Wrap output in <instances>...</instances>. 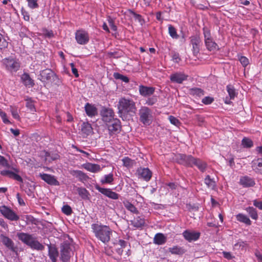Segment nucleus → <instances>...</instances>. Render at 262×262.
Listing matches in <instances>:
<instances>
[{
	"label": "nucleus",
	"instance_id": "nucleus-7",
	"mask_svg": "<svg viewBox=\"0 0 262 262\" xmlns=\"http://www.w3.org/2000/svg\"><path fill=\"white\" fill-rule=\"evenodd\" d=\"M60 259L62 262H68L71 257L70 244L68 241H64L60 245Z\"/></svg>",
	"mask_w": 262,
	"mask_h": 262
},
{
	"label": "nucleus",
	"instance_id": "nucleus-60",
	"mask_svg": "<svg viewBox=\"0 0 262 262\" xmlns=\"http://www.w3.org/2000/svg\"><path fill=\"white\" fill-rule=\"evenodd\" d=\"M108 23L112 30H113L114 31H117V27L115 25L114 20L112 18L109 17V18L108 19Z\"/></svg>",
	"mask_w": 262,
	"mask_h": 262
},
{
	"label": "nucleus",
	"instance_id": "nucleus-45",
	"mask_svg": "<svg viewBox=\"0 0 262 262\" xmlns=\"http://www.w3.org/2000/svg\"><path fill=\"white\" fill-rule=\"evenodd\" d=\"M242 145L245 148H251L253 146V142L250 139L244 137L242 140Z\"/></svg>",
	"mask_w": 262,
	"mask_h": 262
},
{
	"label": "nucleus",
	"instance_id": "nucleus-55",
	"mask_svg": "<svg viewBox=\"0 0 262 262\" xmlns=\"http://www.w3.org/2000/svg\"><path fill=\"white\" fill-rule=\"evenodd\" d=\"M239 60L241 64H242V66L244 67L247 66L249 63V59L245 56H241L239 58Z\"/></svg>",
	"mask_w": 262,
	"mask_h": 262
},
{
	"label": "nucleus",
	"instance_id": "nucleus-44",
	"mask_svg": "<svg viewBox=\"0 0 262 262\" xmlns=\"http://www.w3.org/2000/svg\"><path fill=\"white\" fill-rule=\"evenodd\" d=\"M226 89L230 98L233 99L237 94L234 86L232 85H228L226 87Z\"/></svg>",
	"mask_w": 262,
	"mask_h": 262
},
{
	"label": "nucleus",
	"instance_id": "nucleus-24",
	"mask_svg": "<svg viewBox=\"0 0 262 262\" xmlns=\"http://www.w3.org/2000/svg\"><path fill=\"white\" fill-rule=\"evenodd\" d=\"M84 108L85 113L89 117H92L97 115V108L92 104L86 103L85 105Z\"/></svg>",
	"mask_w": 262,
	"mask_h": 262
},
{
	"label": "nucleus",
	"instance_id": "nucleus-29",
	"mask_svg": "<svg viewBox=\"0 0 262 262\" xmlns=\"http://www.w3.org/2000/svg\"><path fill=\"white\" fill-rule=\"evenodd\" d=\"M131 223L134 227L137 228H142L145 224V219L144 217L139 216L131 221Z\"/></svg>",
	"mask_w": 262,
	"mask_h": 262
},
{
	"label": "nucleus",
	"instance_id": "nucleus-51",
	"mask_svg": "<svg viewBox=\"0 0 262 262\" xmlns=\"http://www.w3.org/2000/svg\"><path fill=\"white\" fill-rule=\"evenodd\" d=\"M168 120L172 124L177 126H179L181 124V122L179 119L173 116H169L168 117Z\"/></svg>",
	"mask_w": 262,
	"mask_h": 262
},
{
	"label": "nucleus",
	"instance_id": "nucleus-6",
	"mask_svg": "<svg viewBox=\"0 0 262 262\" xmlns=\"http://www.w3.org/2000/svg\"><path fill=\"white\" fill-rule=\"evenodd\" d=\"M190 45L191 46V51L193 56L197 57L200 53L201 47L202 45V40L199 34H195L189 37Z\"/></svg>",
	"mask_w": 262,
	"mask_h": 262
},
{
	"label": "nucleus",
	"instance_id": "nucleus-25",
	"mask_svg": "<svg viewBox=\"0 0 262 262\" xmlns=\"http://www.w3.org/2000/svg\"><path fill=\"white\" fill-rule=\"evenodd\" d=\"M252 167L256 173L262 174V158H257L253 160Z\"/></svg>",
	"mask_w": 262,
	"mask_h": 262
},
{
	"label": "nucleus",
	"instance_id": "nucleus-46",
	"mask_svg": "<svg viewBox=\"0 0 262 262\" xmlns=\"http://www.w3.org/2000/svg\"><path fill=\"white\" fill-rule=\"evenodd\" d=\"M26 107L30 110L31 112H34L36 111V109L35 107V105L34 104L33 101L31 100V98L26 99Z\"/></svg>",
	"mask_w": 262,
	"mask_h": 262
},
{
	"label": "nucleus",
	"instance_id": "nucleus-10",
	"mask_svg": "<svg viewBox=\"0 0 262 262\" xmlns=\"http://www.w3.org/2000/svg\"><path fill=\"white\" fill-rule=\"evenodd\" d=\"M194 159L195 158L191 155L181 154L177 155L176 158V160L179 164L190 167H193Z\"/></svg>",
	"mask_w": 262,
	"mask_h": 262
},
{
	"label": "nucleus",
	"instance_id": "nucleus-48",
	"mask_svg": "<svg viewBox=\"0 0 262 262\" xmlns=\"http://www.w3.org/2000/svg\"><path fill=\"white\" fill-rule=\"evenodd\" d=\"M247 245V244L246 242L240 241L234 244V249L244 250L246 247Z\"/></svg>",
	"mask_w": 262,
	"mask_h": 262
},
{
	"label": "nucleus",
	"instance_id": "nucleus-56",
	"mask_svg": "<svg viewBox=\"0 0 262 262\" xmlns=\"http://www.w3.org/2000/svg\"><path fill=\"white\" fill-rule=\"evenodd\" d=\"M21 13L23 16L24 19L25 21H29L30 20V15L29 13L26 11L23 8L21 9Z\"/></svg>",
	"mask_w": 262,
	"mask_h": 262
},
{
	"label": "nucleus",
	"instance_id": "nucleus-20",
	"mask_svg": "<svg viewBox=\"0 0 262 262\" xmlns=\"http://www.w3.org/2000/svg\"><path fill=\"white\" fill-rule=\"evenodd\" d=\"M48 255L52 262H57V258L59 255L57 248L55 245L51 244L48 245Z\"/></svg>",
	"mask_w": 262,
	"mask_h": 262
},
{
	"label": "nucleus",
	"instance_id": "nucleus-49",
	"mask_svg": "<svg viewBox=\"0 0 262 262\" xmlns=\"http://www.w3.org/2000/svg\"><path fill=\"white\" fill-rule=\"evenodd\" d=\"M61 210L62 212L67 215H70L73 212L71 207L68 205H63Z\"/></svg>",
	"mask_w": 262,
	"mask_h": 262
},
{
	"label": "nucleus",
	"instance_id": "nucleus-37",
	"mask_svg": "<svg viewBox=\"0 0 262 262\" xmlns=\"http://www.w3.org/2000/svg\"><path fill=\"white\" fill-rule=\"evenodd\" d=\"M79 195L83 200H86L89 199L90 193L88 190L83 187H78L77 189Z\"/></svg>",
	"mask_w": 262,
	"mask_h": 262
},
{
	"label": "nucleus",
	"instance_id": "nucleus-47",
	"mask_svg": "<svg viewBox=\"0 0 262 262\" xmlns=\"http://www.w3.org/2000/svg\"><path fill=\"white\" fill-rule=\"evenodd\" d=\"M114 77L116 79H120L126 83H128L129 82V78L127 76L123 75L119 73H114Z\"/></svg>",
	"mask_w": 262,
	"mask_h": 262
},
{
	"label": "nucleus",
	"instance_id": "nucleus-54",
	"mask_svg": "<svg viewBox=\"0 0 262 262\" xmlns=\"http://www.w3.org/2000/svg\"><path fill=\"white\" fill-rule=\"evenodd\" d=\"M10 109L11 113L13 117L17 120H20V117L17 112V109L12 107H11Z\"/></svg>",
	"mask_w": 262,
	"mask_h": 262
},
{
	"label": "nucleus",
	"instance_id": "nucleus-39",
	"mask_svg": "<svg viewBox=\"0 0 262 262\" xmlns=\"http://www.w3.org/2000/svg\"><path fill=\"white\" fill-rule=\"evenodd\" d=\"M250 216L253 220H257L258 216L257 210L253 207H248L245 209Z\"/></svg>",
	"mask_w": 262,
	"mask_h": 262
},
{
	"label": "nucleus",
	"instance_id": "nucleus-61",
	"mask_svg": "<svg viewBox=\"0 0 262 262\" xmlns=\"http://www.w3.org/2000/svg\"><path fill=\"white\" fill-rule=\"evenodd\" d=\"M72 73L74 75L75 77L77 78L79 77V74L77 69L75 68V64L74 63H71L70 64Z\"/></svg>",
	"mask_w": 262,
	"mask_h": 262
},
{
	"label": "nucleus",
	"instance_id": "nucleus-9",
	"mask_svg": "<svg viewBox=\"0 0 262 262\" xmlns=\"http://www.w3.org/2000/svg\"><path fill=\"white\" fill-rule=\"evenodd\" d=\"M0 212L5 218L11 221H17L19 219V216L6 206L0 207Z\"/></svg>",
	"mask_w": 262,
	"mask_h": 262
},
{
	"label": "nucleus",
	"instance_id": "nucleus-43",
	"mask_svg": "<svg viewBox=\"0 0 262 262\" xmlns=\"http://www.w3.org/2000/svg\"><path fill=\"white\" fill-rule=\"evenodd\" d=\"M114 181L113 174L111 173L108 174H106L104 178L100 180V182L102 184H111Z\"/></svg>",
	"mask_w": 262,
	"mask_h": 262
},
{
	"label": "nucleus",
	"instance_id": "nucleus-3",
	"mask_svg": "<svg viewBox=\"0 0 262 262\" xmlns=\"http://www.w3.org/2000/svg\"><path fill=\"white\" fill-rule=\"evenodd\" d=\"M17 236L20 241L33 250L42 251L45 249L44 246L33 237L32 234L20 232L17 234Z\"/></svg>",
	"mask_w": 262,
	"mask_h": 262
},
{
	"label": "nucleus",
	"instance_id": "nucleus-5",
	"mask_svg": "<svg viewBox=\"0 0 262 262\" xmlns=\"http://www.w3.org/2000/svg\"><path fill=\"white\" fill-rule=\"evenodd\" d=\"M2 64L6 70L11 73L17 71L20 68L18 59L12 57L3 59Z\"/></svg>",
	"mask_w": 262,
	"mask_h": 262
},
{
	"label": "nucleus",
	"instance_id": "nucleus-62",
	"mask_svg": "<svg viewBox=\"0 0 262 262\" xmlns=\"http://www.w3.org/2000/svg\"><path fill=\"white\" fill-rule=\"evenodd\" d=\"M172 59L173 62L176 63H179L181 61V58L179 54L178 53H174L172 56Z\"/></svg>",
	"mask_w": 262,
	"mask_h": 262
},
{
	"label": "nucleus",
	"instance_id": "nucleus-35",
	"mask_svg": "<svg viewBox=\"0 0 262 262\" xmlns=\"http://www.w3.org/2000/svg\"><path fill=\"white\" fill-rule=\"evenodd\" d=\"M123 204L125 208L130 212L136 214H139V211L138 209L128 201H124L123 202Z\"/></svg>",
	"mask_w": 262,
	"mask_h": 262
},
{
	"label": "nucleus",
	"instance_id": "nucleus-2",
	"mask_svg": "<svg viewBox=\"0 0 262 262\" xmlns=\"http://www.w3.org/2000/svg\"><path fill=\"white\" fill-rule=\"evenodd\" d=\"M91 228L95 236L103 243L106 244L110 241L112 232L109 226L93 224Z\"/></svg>",
	"mask_w": 262,
	"mask_h": 262
},
{
	"label": "nucleus",
	"instance_id": "nucleus-27",
	"mask_svg": "<svg viewBox=\"0 0 262 262\" xmlns=\"http://www.w3.org/2000/svg\"><path fill=\"white\" fill-rule=\"evenodd\" d=\"M1 174L4 176H7L9 178L16 180L19 182L23 183V180L22 178L18 174L10 170H3L1 172Z\"/></svg>",
	"mask_w": 262,
	"mask_h": 262
},
{
	"label": "nucleus",
	"instance_id": "nucleus-57",
	"mask_svg": "<svg viewBox=\"0 0 262 262\" xmlns=\"http://www.w3.org/2000/svg\"><path fill=\"white\" fill-rule=\"evenodd\" d=\"M123 165L125 167H129L132 165V160L128 157H125L122 159Z\"/></svg>",
	"mask_w": 262,
	"mask_h": 262
},
{
	"label": "nucleus",
	"instance_id": "nucleus-34",
	"mask_svg": "<svg viewBox=\"0 0 262 262\" xmlns=\"http://www.w3.org/2000/svg\"><path fill=\"white\" fill-rule=\"evenodd\" d=\"M236 219L237 221L244 223L247 225H251V221L250 219L243 213H238L236 215Z\"/></svg>",
	"mask_w": 262,
	"mask_h": 262
},
{
	"label": "nucleus",
	"instance_id": "nucleus-21",
	"mask_svg": "<svg viewBox=\"0 0 262 262\" xmlns=\"http://www.w3.org/2000/svg\"><path fill=\"white\" fill-rule=\"evenodd\" d=\"M81 167L88 171L93 173L99 172L101 170V168L99 165L91 163L83 164Z\"/></svg>",
	"mask_w": 262,
	"mask_h": 262
},
{
	"label": "nucleus",
	"instance_id": "nucleus-32",
	"mask_svg": "<svg viewBox=\"0 0 262 262\" xmlns=\"http://www.w3.org/2000/svg\"><path fill=\"white\" fill-rule=\"evenodd\" d=\"M166 242V238L163 233H157L154 238V243L158 245L165 244Z\"/></svg>",
	"mask_w": 262,
	"mask_h": 262
},
{
	"label": "nucleus",
	"instance_id": "nucleus-22",
	"mask_svg": "<svg viewBox=\"0 0 262 262\" xmlns=\"http://www.w3.org/2000/svg\"><path fill=\"white\" fill-rule=\"evenodd\" d=\"M239 184L244 187H250L253 186L255 183L253 178L248 176H244L241 178Z\"/></svg>",
	"mask_w": 262,
	"mask_h": 262
},
{
	"label": "nucleus",
	"instance_id": "nucleus-8",
	"mask_svg": "<svg viewBox=\"0 0 262 262\" xmlns=\"http://www.w3.org/2000/svg\"><path fill=\"white\" fill-rule=\"evenodd\" d=\"M75 39L79 45H85L90 41V35L84 29H79L75 32Z\"/></svg>",
	"mask_w": 262,
	"mask_h": 262
},
{
	"label": "nucleus",
	"instance_id": "nucleus-14",
	"mask_svg": "<svg viewBox=\"0 0 262 262\" xmlns=\"http://www.w3.org/2000/svg\"><path fill=\"white\" fill-rule=\"evenodd\" d=\"M40 178L50 185L58 186L59 182L57 180L55 176L47 173H39Z\"/></svg>",
	"mask_w": 262,
	"mask_h": 262
},
{
	"label": "nucleus",
	"instance_id": "nucleus-30",
	"mask_svg": "<svg viewBox=\"0 0 262 262\" xmlns=\"http://www.w3.org/2000/svg\"><path fill=\"white\" fill-rule=\"evenodd\" d=\"M207 165V163L205 162L199 158H195L193 163V166H196L201 171L203 172L205 171Z\"/></svg>",
	"mask_w": 262,
	"mask_h": 262
},
{
	"label": "nucleus",
	"instance_id": "nucleus-63",
	"mask_svg": "<svg viewBox=\"0 0 262 262\" xmlns=\"http://www.w3.org/2000/svg\"><path fill=\"white\" fill-rule=\"evenodd\" d=\"M110 58H118L121 56L118 52H109L107 53Z\"/></svg>",
	"mask_w": 262,
	"mask_h": 262
},
{
	"label": "nucleus",
	"instance_id": "nucleus-36",
	"mask_svg": "<svg viewBox=\"0 0 262 262\" xmlns=\"http://www.w3.org/2000/svg\"><path fill=\"white\" fill-rule=\"evenodd\" d=\"M168 251L172 254L182 255L185 253L186 250L182 247L174 246L168 248Z\"/></svg>",
	"mask_w": 262,
	"mask_h": 262
},
{
	"label": "nucleus",
	"instance_id": "nucleus-50",
	"mask_svg": "<svg viewBox=\"0 0 262 262\" xmlns=\"http://www.w3.org/2000/svg\"><path fill=\"white\" fill-rule=\"evenodd\" d=\"M28 2V6L31 9L37 8L39 5L37 3V0H27Z\"/></svg>",
	"mask_w": 262,
	"mask_h": 262
},
{
	"label": "nucleus",
	"instance_id": "nucleus-31",
	"mask_svg": "<svg viewBox=\"0 0 262 262\" xmlns=\"http://www.w3.org/2000/svg\"><path fill=\"white\" fill-rule=\"evenodd\" d=\"M205 45L207 49L209 51H216L220 50L219 46L213 39L205 42Z\"/></svg>",
	"mask_w": 262,
	"mask_h": 262
},
{
	"label": "nucleus",
	"instance_id": "nucleus-58",
	"mask_svg": "<svg viewBox=\"0 0 262 262\" xmlns=\"http://www.w3.org/2000/svg\"><path fill=\"white\" fill-rule=\"evenodd\" d=\"M157 99L156 97L153 96L152 97L148 98L146 101V104L148 105H152L156 103Z\"/></svg>",
	"mask_w": 262,
	"mask_h": 262
},
{
	"label": "nucleus",
	"instance_id": "nucleus-13",
	"mask_svg": "<svg viewBox=\"0 0 262 262\" xmlns=\"http://www.w3.org/2000/svg\"><path fill=\"white\" fill-rule=\"evenodd\" d=\"M110 135L116 134L121 130V126L120 121L115 118L112 122L106 125Z\"/></svg>",
	"mask_w": 262,
	"mask_h": 262
},
{
	"label": "nucleus",
	"instance_id": "nucleus-52",
	"mask_svg": "<svg viewBox=\"0 0 262 262\" xmlns=\"http://www.w3.org/2000/svg\"><path fill=\"white\" fill-rule=\"evenodd\" d=\"M0 116L5 124H11L10 121L7 118L6 113L2 111H0Z\"/></svg>",
	"mask_w": 262,
	"mask_h": 262
},
{
	"label": "nucleus",
	"instance_id": "nucleus-1",
	"mask_svg": "<svg viewBox=\"0 0 262 262\" xmlns=\"http://www.w3.org/2000/svg\"><path fill=\"white\" fill-rule=\"evenodd\" d=\"M118 113L122 118L126 116H133L137 110L134 101L129 98H121L118 104Z\"/></svg>",
	"mask_w": 262,
	"mask_h": 262
},
{
	"label": "nucleus",
	"instance_id": "nucleus-26",
	"mask_svg": "<svg viewBox=\"0 0 262 262\" xmlns=\"http://www.w3.org/2000/svg\"><path fill=\"white\" fill-rule=\"evenodd\" d=\"M1 238L3 244L6 247L10 249L11 251L13 252L15 251V248L14 247V244L11 238L4 235H1Z\"/></svg>",
	"mask_w": 262,
	"mask_h": 262
},
{
	"label": "nucleus",
	"instance_id": "nucleus-53",
	"mask_svg": "<svg viewBox=\"0 0 262 262\" xmlns=\"http://www.w3.org/2000/svg\"><path fill=\"white\" fill-rule=\"evenodd\" d=\"M214 101V98L210 96L204 97L202 100V102L205 105H209L212 103Z\"/></svg>",
	"mask_w": 262,
	"mask_h": 262
},
{
	"label": "nucleus",
	"instance_id": "nucleus-40",
	"mask_svg": "<svg viewBox=\"0 0 262 262\" xmlns=\"http://www.w3.org/2000/svg\"><path fill=\"white\" fill-rule=\"evenodd\" d=\"M203 33L204 37V42H206L212 39V36L210 30L206 27H203Z\"/></svg>",
	"mask_w": 262,
	"mask_h": 262
},
{
	"label": "nucleus",
	"instance_id": "nucleus-38",
	"mask_svg": "<svg viewBox=\"0 0 262 262\" xmlns=\"http://www.w3.org/2000/svg\"><path fill=\"white\" fill-rule=\"evenodd\" d=\"M204 183L208 188L214 189L216 187V183L213 179H211L209 175L206 176L204 179Z\"/></svg>",
	"mask_w": 262,
	"mask_h": 262
},
{
	"label": "nucleus",
	"instance_id": "nucleus-15",
	"mask_svg": "<svg viewBox=\"0 0 262 262\" xmlns=\"http://www.w3.org/2000/svg\"><path fill=\"white\" fill-rule=\"evenodd\" d=\"M139 178L143 179L146 182L149 181L152 176V172L148 168L140 167L137 170Z\"/></svg>",
	"mask_w": 262,
	"mask_h": 262
},
{
	"label": "nucleus",
	"instance_id": "nucleus-4",
	"mask_svg": "<svg viewBox=\"0 0 262 262\" xmlns=\"http://www.w3.org/2000/svg\"><path fill=\"white\" fill-rule=\"evenodd\" d=\"M140 121L144 125L147 126L151 124L153 120V116L151 110L146 106H142L139 113Z\"/></svg>",
	"mask_w": 262,
	"mask_h": 262
},
{
	"label": "nucleus",
	"instance_id": "nucleus-64",
	"mask_svg": "<svg viewBox=\"0 0 262 262\" xmlns=\"http://www.w3.org/2000/svg\"><path fill=\"white\" fill-rule=\"evenodd\" d=\"M253 205L260 210H262V201H258L257 200L253 201Z\"/></svg>",
	"mask_w": 262,
	"mask_h": 262
},
{
	"label": "nucleus",
	"instance_id": "nucleus-41",
	"mask_svg": "<svg viewBox=\"0 0 262 262\" xmlns=\"http://www.w3.org/2000/svg\"><path fill=\"white\" fill-rule=\"evenodd\" d=\"M190 94L193 96L201 97L204 95V91L198 88H192L190 90Z\"/></svg>",
	"mask_w": 262,
	"mask_h": 262
},
{
	"label": "nucleus",
	"instance_id": "nucleus-17",
	"mask_svg": "<svg viewBox=\"0 0 262 262\" xmlns=\"http://www.w3.org/2000/svg\"><path fill=\"white\" fill-rule=\"evenodd\" d=\"M54 75L53 72L49 69H46L40 71L39 78L43 82H48L51 81Z\"/></svg>",
	"mask_w": 262,
	"mask_h": 262
},
{
	"label": "nucleus",
	"instance_id": "nucleus-19",
	"mask_svg": "<svg viewBox=\"0 0 262 262\" xmlns=\"http://www.w3.org/2000/svg\"><path fill=\"white\" fill-rule=\"evenodd\" d=\"M155 91L154 87L140 85L139 86V94L143 97H146L152 95Z\"/></svg>",
	"mask_w": 262,
	"mask_h": 262
},
{
	"label": "nucleus",
	"instance_id": "nucleus-11",
	"mask_svg": "<svg viewBox=\"0 0 262 262\" xmlns=\"http://www.w3.org/2000/svg\"><path fill=\"white\" fill-rule=\"evenodd\" d=\"M95 188L101 193L110 199L117 200L119 198V194L116 192L113 191L110 188H102L97 184L95 186Z\"/></svg>",
	"mask_w": 262,
	"mask_h": 262
},
{
	"label": "nucleus",
	"instance_id": "nucleus-33",
	"mask_svg": "<svg viewBox=\"0 0 262 262\" xmlns=\"http://www.w3.org/2000/svg\"><path fill=\"white\" fill-rule=\"evenodd\" d=\"M81 130L84 136H88L93 132V128L90 123L83 122L81 125Z\"/></svg>",
	"mask_w": 262,
	"mask_h": 262
},
{
	"label": "nucleus",
	"instance_id": "nucleus-16",
	"mask_svg": "<svg viewBox=\"0 0 262 262\" xmlns=\"http://www.w3.org/2000/svg\"><path fill=\"white\" fill-rule=\"evenodd\" d=\"M188 75H185L183 73L177 72L172 74L170 76V81L172 82L177 83H182L183 82L187 80Z\"/></svg>",
	"mask_w": 262,
	"mask_h": 262
},
{
	"label": "nucleus",
	"instance_id": "nucleus-23",
	"mask_svg": "<svg viewBox=\"0 0 262 262\" xmlns=\"http://www.w3.org/2000/svg\"><path fill=\"white\" fill-rule=\"evenodd\" d=\"M21 79L23 84L28 88H32L35 85L34 80L30 77L28 73H24L21 77Z\"/></svg>",
	"mask_w": 262,
	"mask_h": 262
},
{
	"label": "nucleus",
	"instance_id": "nucleus-28",
	"mask_svg": "<svg viewBox=\"0 0 262 262\" xmlns=\"http://www.w3.org/2000/svg\"><path fill=\"white\" fill-rule=\"evenodd\" d=\"M71 173L75 176L76 178L78 179V180L81 182L86 181L89 179V176L84 172L81 170H73Z\"/></svg>",
	"mask_w": 262,
	"mask_h": 262
},
{
	"label": "nucleus",
	"instance_id": "nucleus-18",
	"mask_svg": "<svg viewBox=\"0 0 262 262\" xmlns=\"http://www.w3.org/2000/svg\"><path fill=\"white\" fill-rule=\"evenodd\" d=\"M182 234L184 238L189 242L198 240L200 236L199 232L190 231L187 230H185Z\"/></svg>",
	"mask_w": 262,
	"mask_h": 262
},
{
	"label": "nucleus",
	"instance_id": "nucleus-12",
	"mask_svg": "<svg viewBox=\"0 0 262 262\" xmlns=\"http://www.w3.org/2000/svg\"><path fill=\"white\" fill-rule=\"evenodd\" d=\"M101 115L102 120L105 122L106 125L112 122L113 120L115 119L114 118V112L112 108H103L101 112Z\"/></svg>",
	"mask_w": 262,
	"mask_h": 262
},
{
	"label": "nucleus",
	"instance_id": "nucleus-42",
	"mask_svg": "<svg viewBox=\"0 0 262 262\" xmlns=\"http://www.w3.org/2000/svg\"><path fill=\"white\" fill-rule=\"evenodd\" d=\"M168 33L173 39H178L179 35L177 34L176 29L171 25H168Z\"/></svg>",
	"mask_w": 262,
	"mask_h": 262
},
{
	"label": "nucleus",
	"instance_id": "nucleus-59",
	"mask_svg": "<svg viewBox=\"0 0 262 262\" xmlns=\"http://www.w3.org/2000/svg\"><path fill=\"white\" fill-rule=\"evenodd\" d=\"M7 46V42L0 33V49L5 48Z\"/></svg>",
	"mask_w": 262,
	"mask_h": 262
}]
</instances>
